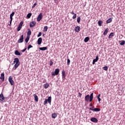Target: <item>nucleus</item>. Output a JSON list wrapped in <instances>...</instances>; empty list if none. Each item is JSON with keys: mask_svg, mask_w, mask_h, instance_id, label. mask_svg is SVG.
I'll return each mask as SVG.
<instances>
[{"mask_svg": "<svg viewBox=\"0 0 125 125\" xmlns=\"http://www.w3.org/2000/svg\"><path fill=\"white\" fill-rule=\"evenodd\" d=\"M42 13H40L37 17V21L38 22H40V21H41V20H42Z\"/></svg>", "mask_w": 125, "mask_h": 125, "instance_id": "obj_7", "label": "nucleus"}, {"mask_svg": "<svg viewBox=\"0 0 125 125\" xmlns=\"http://www.w3.org/2000/svg\"><path fill=\"white\" fill-rule=\"evenodd\" d=\"M5 99H6V98L4 97V96H3V94L1 93L0 94V102H4Z\"/></svg>", "mask_w": 125, "mask_h": 125, "instance_id": "obj_5", "label": "nucleus"}, {"mask_svg": "<svg viewBox=\"0 0 125 125\" xmlns=\"http://www.w3.org/2000/svg\"><path fill=\"white\" fill-rule=\"evenodd\" d=\"M97 99L98 100L99 102H100L101 101V99L99 97H97Z\"/></svg>", "mask_w": 125, "mask_h": 125, "instance_id": "obj_45", "label": "nucleus"}, {"mask_svg": "<svg viewBox=\"0 0 125 125\" xmlns=\"http://www.w3.org/2000/svg\"><path fill=\"white\" fill-rule=\"evenodd\" d=\"M42 36L43 37H44V34H43Z\"/></svg>", "mask_w": 125, "mask_h": 125, "instance_id": "obj_57", "label": "nucleus"}, {"mask_svg": "<svg viewBox=\"0 0 125 125\" xmlns=\"http://www.w3.org/2000/svg\"><path fill=\"white\" fill-rule=\"evenodd\" d=\"M72 18L73 19H76V18H77V14H74Z\"/></svg>", "mask_w": 125, "mask_h": 125, "instance_id": "obj_39", "label": "nucleus"}, {"mask_svg": "<svg viewBox=\"0 0 125 125\" xmlns=\"http://www.w3.org/2000/svg\"><path fill=\"white\" fill-rule=\"evenodd\" d=\"M95 108H94V107H90V108H89V110H91V111H94V109H95Z\"/></svg>", "mask_w": 125, "mask_h": 125, "instance_id": "obj_42", "label": "nucleus"}, {"mask_svg": "<svg viewBox=\"0 0 125 125\" xmlns=\"http://www.w3.org/2000/svg\"><path fill=\"white\" fill-rule=\"evenodd\" d=\"M31 16H32V13H29L27 15L26 17H27V18H28L29 19L31 18Z\"/></svg>", "mask_w": 125, "mask_h": 125, "instance_id": "obj_27", "label": "nucleus"}, {"mask_svg": "<svg viewBox=\"0 0 125 125\" xmlns=\"http://www.w3.org/2000/svg\"><path fill=\"white\" fill-rule=\"evenodd\" d=\"M14 14H15V13L14 12H13L10 15V16L13 17L14 16Z\"/></svg>", "mask_w": 125, "mask_h": 125, "instance_id": "obj_37", "label": "nucleus"}, {"mask_svg": "<svg viewBox=\"0 0 125 125\" xmlns=\"http://www.w3.org/2000/svg\"><path fill=\"white\" fill-rule=\"evenodd\" d=\"M26 49H27V48H25L24 49L21 50V52H25Z\"/></svg>", "mask_w": 125, "mask_h": 125, "instance_id": "obj_44", "label": "nucleus"}, {"mask_svg": "<svg viewBox=\"0 0 125 125\" xmlns=\"http://www.w3.org/2000/svg\"><path fill=\"white\" fill-rule=\"evenodd\" d=\"M29 40H30V38L28 37L25 40V42H26V43H28V42H29Z\"/></svg>", "mask_w": 125, "mask_h": 125, "instance_id": "obj_33", "label": "nucleus"}, {"mask_svg": "<svg viewBox=\"0 0 125 125\" xmlns=\"http://www.w3.org/2000/svg\"><path fill=\"white\" fill-rule=\"evenodd\" d=\"M42 36V32H39V34L38 35V38H40Z\"/></svg>", "mask_w": 125, "mask_h": 125, "instance_id": "obj_43", "label": "nucleus"}, {"mask_svg": "<svg viewBox=\"0 0 125 125\" xmlns=\"http://www.w3.org/2000/svg\"><path fill=\"white\" fill-rule=\"evenodd\" d=\"M47 29H48V27H47V26H44V30H43V32H47Z\"/></svg>", "mask_w": 125, "mask_h": 125, "instance_id": "obj_29", "label": "nucleus"}, {"mask_svg": "<svg viewBox=\"0 0 125 125\" xmlns=\"http://www.w3.org/2000/svg\"><path fill=\"white\" fill-rule=\"evenodd\" d=\"M22 28L21 26H20L19 25L18 27V31L19 32V31H20V30H21V28Z\"/></svg>", "mask_w": 125, "mask_h": 125, "instance_id": "obj_40", "label": "nucleus"}, {"mask_svg": "<svg viewBox=\"0 0 125 125\" xmlns=\"http://www.w3.org/2000/svg\"><path fill=\"white\" fill-rule=\"evenodd\" d=\"M53 65V62L52 61H50V66H52Z\"/></svg>", "mask_w": 125, "mask_h": 125, "instance_id": "obj_41", "label": "nucleus"}, {"mask_svg": "<svg viewBox=\"0 0 125 125\" xmlns=\"http://www.w3.org/2000/svg\"><path fill=\"white\" fill-rule=\"evenodd\" d=\"M23 40H24V35H22L20 39L18 40V42L19 43H22V42H23Z\"/></svg>", "mask_w": 125, "mask_h": 125, "instance_id": "obj_9", "label": "nucleus"}, {"mask_svg": "<svg viewBox=\"0 0 125 125\" xmlns=\"http://www.w3.org/2000/svg\"><path fill=\"white\" fill-rule=\"evenodd\" d=\"M100 96H101V94H99L97 96V97L100 98Z\"/></svg>", "mask_w": 125, "mask_h": 125, "instance_id": "obj_50", "label": "nucleus"}, {"mask_svg": "<svg viewBox=\"0 0 125 125\" xmlns=\"http://www.w3.org/2000/svg\"><path fill=\"white\" fill-rule=\"evenodd\" d=\"M33 47V46L31 44H29L27 47V50H29L30 48H32Z\"/></svg>", "mask_w": 125, "mask_h": 125, "instance_id": "obj_31", "label": "nucleus"}, {"mask_svg": "<svg viewBox=\"0 0 125 125\" xmlns=\"http://www.w3.org/2000/svg\"><path fill=\"white\" fill-rule=\"evenodd\" d=\"M37 4H38V3L36 2H35L34 5L32 6V8H34V7H36V5H37Z\"/></svg>", "mask_w": 125, "mask_h": 125, "instance_id": "obj_36", "label": "nucleus"}, {"mask_svg": "<svg viewBox=\"0 0 125 125\" xmlns=\"http://www.w3.org/2000/svg\"><path fill=\"white\" fill-rule=\"evenodd\" d=\"M42 42V38H39L37 42L38 44H41Z\"/></svg>", "mask_w": 125, "mask_h": 125, "instance_id": "obj_16", "label": "nucleus"}, {"mask_svg": "<svg viewBox=\"0 0 125 125\" xmlns=\"http://www.w3.org/2000/svg\"><path fill=\"white\" fill-rule=\"evenodd\" d=\"M111 22H112V18H109L106 21L107 24H109V23H111Z\"/></svg>", "mask_w": 125, "mask_h": 125, "instance_id": "obj_25", "label": "nucleus"}, {"mask_svg": "<svg viewBox=\"0 0 125 125\" xmlns=\"http://www.w3.org/2000/svg\"><path fill=\"white\" fill-rule=\"evenodd\" d=\"M15 55H21V53L18 51V50H16L15 51Z\"/></svg>", "mask_w": 125, "mask_h": 125, "instance_id": "obj_20", "label": "nucleus"}, {"mask_svg": "<svg viewBox=\"0 0 125 125\" xmlns=\"http://www.w3.org/2000/svg\"><path fill=\"white\" fill-rule=\"evenodd\" d=\"M89 106H90V107H92V104H89Z\"/></svg>", "mask_w": 125, "mask_h": 125, "instance_id": "obj_51", "label": "nucleus"}, {"mask_svg": "<svg viewBox=\"0 0 125 125\" xmlns=\"http://www.w3.org/2000/svg\"><path fill=\"white\" fill-rule=\"evenodd\" d=\"M77 22L78 23H80V22H81V17H79L77 18Z\"/></svg>", "mask_w": 125, "mask_h": 125, "instance_id": "obj_35", "label": "nucleus"}, {"mask_svg": "<svg viewBox=\"0 0 125 125\" xmlns=\"http://www.w3.org/2000/svg\"><path fill=\"white\" fill-rule=\"evenodd\" d=\"M31 35H32V31H31V30L29 29L27 32V36H31Z\"/></svg>", "mask_w": 125, "mask_h": 125, "instance_id": "obj_30", "label": "nucleus"}, {"mask_svg": "<svg viewBox=\"0 0 125 125\" xmlns=\"http://www.w3.org/2000/svg\"><path fill=\"white\" fill-rule=\"evenodd\" d=\"M70 13H71V14H72V15H75V14H75V13H74V11H72V12H70Z\"/></svg>", "mask_w": 125, "mask_h": 125, "instance_id": "obj_46", "label": "nucleus"}, {"mask_svg": "<svg viewBox=\"0 0 125 125\" xmlns=\"http://www.w3.org/2000/svg\"><path fill=\"white\" fill-rule=\"evenodd\" d=\"M12 21H10V25H11V23H12Z\"/></svg>", "mask_w": 125, "mask_h": 125, "instance_id": "obj_55", "label": "nucleus"}, {"mask_svg": "<svg viewBox=\"0 0 125 125\" xmlns=\"http://www.w3.org/2000/svg\"><path fill=\"white\" fill-rule=\"evenodd\" d=\"M24 24V22L23 21H21L20 23L19 26H20V27H22V26L23 25V24Z\"/></svg>", "mask_w": 125, "mask_h": 125, "instance_id": "obj_32", "label": "nucleus"}, {"mask_svg": "<svg viewBox=\"0 0 125 125\" xmlns=\"http://www.w3.org/2000/svg\"><path fill=\"white\" fill-rule=\"evenodd\" d=\"M112 37H114V33L111 32L108 36V39H111Z\"/></svg>", "mask_w": 125, "mask_h": 125, "instance_id": "obj_22", "label": "nucleus"}, {"mask_svg": "<svg viewBox=\"0 0 125 125\" xmlns=\"http://www.w3.org/2000/svg\"><path fill=\"white\" fill-rule=\"evenodd\" d=\"M78 96H79V97H82V94L81 93H79Z\"/></svg>", "mask_w": 125, "mask_h": 125, "instance_id": "obj_47", "label": "nucleus"}, {"mask_svg": "<svg viewBox=\"0 0 125 125\" xmlns=\"http://www.w3.org/2000/svg\"><path fill=\"white\" fill-rule=\"evenodd\" d=\"M54 1H55L56 3H57V0H54Z\"/></svg>", "mask_w": 125, "mask_h": 125, "instance_id": "obj_53", "label": "nucleus"}, {"mask_svg": "<svg viewBox=\"0 0 125 125\" xmlns=\"http://www.w3.org/2000/svg\"><path fill=\"white\" fill-rule=\"evenodd\" d=\"M71 63V61L69 59H67V65H69Z\"/></svg>", "mask_w": 125, "mask_h": 125, "instance_id": "obj_38", "label": "nucleus"}, {"mask_svg": "<svg viewBox=\"0 0 125 125\" xmlns=\"http://www.w3.org/2000/svg\"><path fill=\"white\" fill-rule=\"evenodd\" d=\"M33 96L35 98V101H36V102H38L39 101V97H38V96H37L36 94H34L33 95Z\"/></svg>", "mask_w": 125, "mask_h": 125, "instance_id": "obj_13", "label": "nucleus"}, {"mask_svg": "<svg viewBox=\"0 0 125 125\" xmlns=\"http://www.w3.org/2000/svg\"><path fill=\"white\" fill-rule=\"evenodd\" d=\"M62 80H65L66 79V73L65 72V70H62Z\"/></svg>", "mask_w": 125, "mask_h": 125, "instance_id": "obj_8", "label": "nucleus"}, {"mask_svg": "<svg viewBox=\"0 0 125 125\" xmlns=\"http://www.w3.org/2000/svg\"><path fill=\"white\" fill-rule=\"evenodd\" d=\"M90 121L91 122H93V123H97L98 122V120L95 117L91 118Z\"/></svg>", "mask_w": 125, "mask_h": 125, "instance_id": "obj_10", "label": "nucleus"}, {"mask_svg": "<svg viewBox=\"0 0 125 125\" xmlns=\"http://www.w3.org/2000/svg\"><path fill=\"white\" fill-rule=\"evenodd\" d=\"M10 21L11 22H12V17L10 16Z\"/></svg>", "mask_w": 125, "mask_h": 125, "instance_id": "obj_48", "label": "nucleus"}, {"mask_svg": "<svg viewBox=\"0 0 125 125\" xmlns=\"http://www.w3.org/2000/svg\"><path fill=\"white\" fill-rule=\"evenodd\" d=\"M81 31V27L77 26L75 27V31L77 32V33H79Z\"/></svg>", "mask_w": 125, "mask_h": 125, "instance_id": "obj_14", "label": "nucleus"}, {"mask_svg": "<svg viewBox=\"0 0 125 125\" xmlns=\"http://www.w3.org/2000/svg\"><path fill=\"white\" fill-rule=\"evenodd\" d=\"M12 21H10V25H11V23H12Z\"/></svg>", "mask_w": 125, "mask_h": 125, "instance_id": "obj_54", "label": "nucleus"}, {"mask_svg": "<svg viewBox=\"0 0 125 125\" xmlns=\"http://www.w3.org/2000/svg\"><path fill=\"white\" fill-rule=\"evenodd\" d=\"M101 110V109L100 108H95L94 109V112H100Z\"/></svg>", "mask_w": 125, "mask_h": 125, "instance_id": "obj_24", "label": "nucleus"}, {"mask_svg": "<svg viewBox=\"0 0 125 125\" xmlns=\"http://www.w3.org/2000/svg\"><path fill=\"white\" fill-rule=\"evenodd\" d=\"M89 41V37H86L84 40V42H88Z\"/></svg>", "mask_w": 125, "mask_h": 125, "instance_id": "obj_23", "label": "nucleus"}, {"mask_svg": "<svg viewBox=\"0 0 125 125\" xmlns=\"http://www.w3.org/2000/svg\"><path fill=\"white\" fill-rule=\"evenodd\" d=\"M35 25H36V21H32L30 23L29 26L30 28H32Z\"/></svg>", "mask_w": 125, "mask_h": 125, "instance_id": "obj_12", "label": "nucleus"}, {"mask_svg": "<svg viewBox=\"0 0 125 125\" xmlns=\"http://www.w3.org/2000/svg\"><path fill=\"white\" fill-rule=\"evenodd\" d=\"M59 68H57L55 69V72L52 71L51 72V75L53 76V77L57 76V75L59 74Z\"/></svg>", "mask_w": 125, "mask_h": 125, "instance_id": "obj_3", "label": "nucleus"}, {"mask_svg": "<svg viewBox=\"0 0 125 125\" xmlns=\"http://www.w3.org/2000/svg\"><path fill=\"white\" fill-rule=\"evenodd\" d=\"M119 43L120 45H124V44H125V41L123 40V41H119Z\"/></svg>", "mask_w": 125, "mask_h": 125, "instance_id": "obj_17", "label": "nucleus"}, {"mask_svg": "<svg viewBox=\"0 0 125 125\" xmlns=\"http://www.w3.org/2000/svg\"><path fill=\"white\" fill-rule=\"evenodd\" d=\"M13 78L12 76H10L8 78L9 82L10 83L11 85H14V81H13Z\"/></svg>", "mask_w": 125, "mask_h": 125, "instance_id": "obj_6", "label": "nucleus"}, {"mask_svg": "<svg viewBox=\"0 0 125 125\" xmlns=\"http://www.w3.org/2000/svg\"><path fill=\"white\" fill-rule=\"evenodd\" d=\"M0 79L1 80L2 82L4 81V73L1 74Z\"/></svg>", "mask_w": 125, "mask_h": 125, "instance_id": "obj_15", "label": "nucleus"}, {"mask_svg": "<svg viewBox=\"0 0 125 125\" xmlns=\"http://www.w3.org/2000/svg\"><path fill=\"white\" fill-rule=\"evenodd\" d=\"M47 102L49 103L50 104H51V97H48V99H45V101L43 102L44 105H46L47 104Z\"/></svg>", "mask_w": 125, "mask_h": 125, "instance_id": "obj_4", "label": "nucleus"}, {"mask_svg": "<svg viewBox=\"0 0 125 125\" xmlns=\"http://www.w3.org/2000/svg\"><path fill=\"white\" fill-rule=\"evenodd\" d=\"M57 117V114L56 113L52 114V118H53V119H55V118H56Z\"/></svg>", "mask_w": 125, "mask_h": 125, "instance_id": "obj_21", "label": "nucleus"}, {"mask_svg": "<svg viewBox=\"0 0 125 125\" xmlns=\"http://www.w3.org/2000/svg\"><path fill=\"white\" fill-rule=\"evenodd\" d=\"M15 63H16V62H15V60H14V61L13 62V64H15Z\"/></svg>", "mask_w": 125, "mask_h": 125, "instance_id": "obj_52", "label": "nucleus"}, {"mask_svg": "<svg viewBox=\"0 0 125 125\" xmlns=\"http://www.w3.org/2000/svg\"><path fill=\"white\" fill-rule=\"evenodd\" d=\"M103 23V21H99L98 24L99 26H102V23Z\"/></svg>", "mask_w": 125, "mask_h": 125, "instance_id": "obj_28", "label": "nucleus"}, {"mask_svg": "<svg viewBox=\"0 0 125 125\" xmlns=\"http://www.w3.org/2000/svg\"><path fill=\"white\" fill-rule=\"evenodd\" d=\"M93 100V93H92L90 95H87L86 96H85V101L86 102H91Z\"/></svg>", "mask_w": 125, "mask_h": 125, "instance_id": "obj_1", "label": "nucleus"}, {"mask_svg": "<svg viewBox=\"0 0 125 125\" xmlns=\"http://www.w3.org/2000/svg\"><path fill=\"white\" fill-rule=\"evenodd\" d=\"M40 50H46L47 49V47H40L39 48Z\"/></svg>", "mask_w": 125, "mask_h": 125, "instance_id": "obj_19", "label": "nucleus"}, {"mask_svg": "<svg viewBox=\"0 0 125 125\" xmlns=\"http://www.w3.org/2000/svg\"><path fill=\"white\" fill-rule=\"evenodd\" d=\"M108 34V28L105 29L104 32V35L106 36Z\"/></svg>", "mask_w": 125, "mask_h": 125, "instance_id": "obj_26", "label": "nucleus"}, {"mask_svg": "<svg viewBox=\"0 0 125 125\" xmlns=\"http://www.w3.org/2000/svg\"><path fill=\"white\" fill-rule=\"evenodd\" d=\"M99 59V58L98 56H97L96 57V59L93 60V64L94 65V64H95V62L98 61Z\"/></svg>", "mask_w": 125, "mask_h": 125, "instance_id": "obj_11", "label": "nucleus"}, {"mask_svg": "<svg viewBox=\"0 0 125 125\" xmlns=\"http://www.w3.org/2000/svg\"><path fill=\"white\" fill-rule=\"evenodd\" d=\"M49 86V84H48V83H46L44 84V88H45V89L48 88Z\"/></svg>", "mask_w": 125, "mask_h": 125, "instance_id": "obj_18", "label": "nucleus"}, {"mask_svg": "<svg viewBox=\"0 0 125 125\" xmlns=\"http://www.w3.org/2000/svg\"><path fill=\"white\" fill-rule=\"evenodd\" d=\"M103 69L104 71H107L108 70V66H105L103 67Z\"/></svg>", "mask_w": 125, "mask_h": 125, "instance_id": "obj_34", "label": "nucleus"}, {"mask_svg": "<svg viewBox=\"0 0 125 125\" xmlns=\"http://www.w3.org/2000/svg\"><path fill=\"white\" fill-rule=\"evenodd\" d=\"M100 96H101V94H99L97 96V97L100 98Z\"/></svg>", "mask_w": 125, "mask_h": 125, "instance_id": "obj_49", "label": "nucleus"}, {"mask_svg": "<svg viewBox=\"0 0 125 125\" xmlns=\"http://www.w3.org/2000/svg\"><path fill=\"white\" fill-rule=\"evenodd\" d=\"M89 114H91V111L89 112Z\"/></svg>", "mask_w": 125, "mask_h": 125, "instance_id": "obj_56", "label": "nucleus"}, {"mask_svg": "<svg viewBox=\"0 0 125 125\" xmlns=\"http://www.w3.org/2000/svg\"><path fill=\"white\" fill-rule=\"evenodd\" d=\"M14 60L16 63L14 65V68H13V70H16L18 67H19V66H20V62H19V58H16L14 59Z\"/></svg>", "mask_w": 125, "mask_h": 125, "instance_id": "obj_2", "label": "nucleus"}]
</instances>
